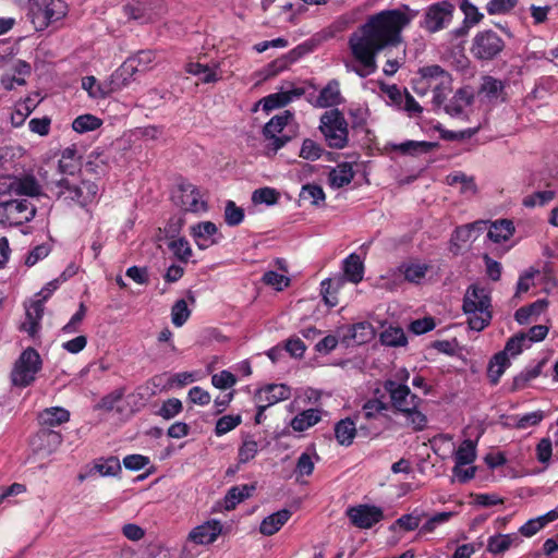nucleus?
<instances>
[{"instance_id": "obj_1", "label": "nucleus", "mask_w": 558, "mask_h": 558, "mask_svg": "<svg viewBox=\"0 0 558 558\" xmlns=\"http://www.w3.org/2000/svg\"><path fill=\"white\" fill-rule=\"evenodd\" d=\"M348 47L354 61L362 68L356 71L360 76L376 71V58L384 49V10L371 15L349 36Z\"/></svg>"}, {"instance_id": "obj_2", "label": "nucleus", "mask_w": 558, "mask_h": 558, "mask_svg": "<svg viewBox=\"0 0 558 558\" xmlns=\"http://www.w3.org/2000/svg\"><path fill=\"white\" fill-rule=\"evenodd\" d=\"M418 12L410 9L409 5H402L400 9L386 10V56L397 49L395 59L386 61V75L395 74L403 64L405 59V45L401 32L410 25L417 16Z\"/></svg>"}, {"instance_id": "obj_3", "label": "nucleus", "mask_w": 558, "mask_h": 558, "mask_svg": "<svg viewBox=\"0 0 558 558\" xmlns=\"http://www.w3.org/2000/svg\"><path fill=\"white\" fill-rule=\"evenodd\" d=\"M386 393L389 395V409L404 418V425L414 432L427 426L426 415L418 410L422 399L413 393L408 385L386 379Z\"/></svg>"}, {"instance_id": "obj_4", "label": "nucleus", "mask_w": 558, "mask_h": 558, "mask_svg": "<svg viewBox=\"0 0 558 558\" xmlns=\"http://www.w3.org/2000/svg\"><path fill=\"white\" fill-rule=\"evenodd\" d=\"M462 311L472 330H484L493 318L490 292L480 284L469 286L463 296Z\"/></svg>"}, {"instance_id": "obj_5", "label": "nucleus", "mask_w": 558, "mask_h": 558, "mask_svg": "<svg viewBox=\"0 0 558 558\" xmlns=\"http://www.w3.org/2000/svg\"><path fill=\"white\" fill-rule=\"evenodd\" d=\"M418 77L414 80L413 89L418 96L433 90V105L440 108L448 94L452 90V77L449 72L438 64L426 65L418 70Z\"/></svg>"}, {"instance_id": "obj_6", "label": "nucleus", "mask_w": 558, "mask_h": 558, "mask_svg": "<svg viewBox=\"0 0 558 558\" xmlns=\"http://www.w3.org/2000/svg\"><path fill=\"white\" fill-rule=\"evenodd\" d=\"M51 191L64 201L74 203L81 207H86L96 198L98 185L89 180L78 179L75 177H62L53 182Z\"/></svg>"}, {"instance_id": "obj_7", "label": "nucleus", "mask_w": 558, "mask_h": 558, "mask_svg": "<svg viewBox=\"0 0 558 558\" xmlns=\"http://www.w3.org/2000/svg\"><path fill=\"white\" fill-rule=\"evenodd\" d=\"M68 13L63 0H33L29 2L28 17L37 32L45 31L50 24L62 20Z\"/></svg>"}, {"instance_id": "obj_8", "label": "nucleus", "mask_w": 558, "mask_h": 558, "mask_svg": "<svg viewBox=\"0 0 558 558\" xmlns=\"http://www.w3.org/2000/svg\"><path fill=\"white\" fill-rule=\"evenodd\" d=\"M319 130L329 147L341 149L348 144V123L341 111L331 109L320 117Z\"/></svg>"}, {"instance_id": "obj_9", "label": "nucleus", "mask_w": 558, "mask_h": 558, "mask_svg": "<svg viewBox=\"0 0 558 558\" xmlns=\"http://www.w3.org/2000/svg\"><path fill=\"white\" fill-rule=\"evenodd\" d=\"M41 369V359L39 353L33 349L24 350L11 373L12 384L16 387H27L36 378V374Z\"/></svg>"}, {"instance_id": "obj_10", "label": "nucleus", "mask_w": 558, "mask_h": 558, "mask_svg": "<svg viewBox=\"0 0 558 558\" xmlns=\"http://www.w3.org/2000/svg\"><path fill=\"white\" fill-rule=\"evenodd\" d=\"M294 120V113L290 110H284L280 114L274 116L263 128L262 134L269 143L266 145L268 151L277 154L291 140L290 135H279L286 126Z\"/></svg>"}, {"instance_id": "obj_11", "label": "nucleus", "mask_w": 558, "mask_h": 558, "mask_svg": "<svg viewBox=\"0 0 558 558\" xmlns=\"http://www.w3.org/2000/svg\"><path fill=\"white\" fill-rule=\"evenodd\" d=\"M36 206L28 199H10L0 203V223L3 226H22L34 219Z\"/></svg>"}, {"instance_id": "obj_12", "label": "nucleus", "mask_w": 558, "mask_h": 558, "mask_svg": "<svg viewBox=\"0 0 558 558\" xmlns=\"http://www.w3.org/2000/svg\"><path fill=\"white\" fill-rule=\"evenodd\" d=\"M505 48L504 39L494 31L478 32L472 40L471 53L483 61L493 60Z\"/></svg>"}, {"instance_id": "obj_13", "label": "nucleus", "mask_w": 558, "mask_h": 558, "mask_svg": "<svg viewBox=\"0 0 558 558\" xmlns=\"http://www.w3.org/2000/svg\"><path fill=\"white\" fill-rule=\"evenodd\" d=\"M0 194L34 197L40 194V185L32 174H4L0 177Z\"/></svg>"}, {"instance_id": "obj_14", "label": "nucleus", "mask_w": 558, "mask_h": 558, "mask_svg": "<svg viewBox=\"0 0 558 558\" xmlns=\"http://www.w3.org/2000/svg\"><path fill=\"white\" fill-rule=\"evenodd\" d=\"M453 11L454 5L448 0L433 3L425 12L422 26L429 33L439 32L450 24Z\"/></svg>"}, {"instance_id": "obj_15", "label": "nucleus", "mask_w": 558, "mask_h": 558, "mask_svg": "<svg viewBox=\"0 0 558 558\" xmlns=\"http://www.w3.org/2000/svg\"><path fill=\"white\" fill-rule=\"evenodd\" d=\"M133 59H126L112 74L101 82L102 94H112L128 87L140 69L134 68Z\"/></svg>"}, {"instance_id": "obj_16", "label": "nucleus", "mask_w": 558, "mask_h": 558, "mask_svg": "<svg viewBox=\"0 0 558 558\" xmlns=\"http://www.w3.org/2000/svg\"><path fill=\"white\" fill-rule=\"evenodd\" d=\"M345 514L352 525L359 529H371L384 518V511L380 507L369 505L349 507Z\"/></svg>"}, {"instance_id": "obj_17", "label": "nucleus", "mask_w": 558, "mask_h": 558, "mask_svg": "<svg viewBox=\"0 0 558 558\" xmlns=\"http://www.w3.org/2000/svg\"><path fill=\"white\" fill-rule=\"evenodd\" d=\"M62 444V435L50 428H41L32 437L33 450L43 454L54 452Z\"/></svg>"}, {"instance_id": "obj_18", "label": "nucleus", "mask_w": 558, "mask_h": 558, "mask_svg": "<svg viewBox=\"0 0 558 558\" xmlns=\"http://www.w3.org/2000/svg\"><path fill=\"white\" fill-rule=\"evenodd\" d=\"M438 147L436 142L408 140L400 144L386 143V154L396 151L402 156L418 157L428 154Z\"/></svg>"}, {"instance_id": "obj_19", "label": "nucleus", "mask_w": 558, "mask_h": 558, "mask_svg": "<svg viewBox=\"0 0 558 558\" xmlns=\"http://www.w3.org/2000/svg\"><path fill=\"white\" fill-rule=\"evenodd\" d=\"M291 396V389L284 384H269L262 389H258L254 396L257 403L264 402L270 407L280 401L289 399Z\"/></svg>"}, {"instance_id": "obj_20", "label": "nucleus", "mask_w": 558, "mask_h": 558, "mask_svg": "<svg viewBox=\"0 0 558 558\" xmlns=\"http://www.w3.org/2000/svg\"><path fill=\"white\" fill-rule=\"evenodd\" d=\"M217 233L218 228L211 221L199 222L191 227V235L199 250H206L217 244L218 240L215 238Z\"/></svg>"}, {"instance_id": "obj_21", "label": "nucleus", "mask_w": 558, "mask_h": 558, "mask_svg": "<svg viewBox=\"0 0 558 558\" xmlns=\"http://www.w3.org/2000/svg\"><path fill=\"white\" fill-rule=\"evenodd\" d=\"M58 170L62 177H75L81 173L82 163L75 145L64 148L58 162Z\"/></svg>"}, {"instance_id": "obj_22", "label": "nucleus", "mask_w": 558, "mask_h": 558, "mask_svg": "<svg viewBox=\"0 0 558 558\" xmlns=\"http://www.w3.org/2000/svg\"><path fill=\"white\" fill-rule=\"evenodd\" d=\"M182 207L192 213L206 210L207 205L201 201L199 190L192 183L180 184Z\"/></svg>"}, {"instance_id": "obj_23", "label": "nucleus", "mask_w": 558, "mask_h": 558, "mask_svg": "<svg viewBox=\"0 0 558 558\" xmlns=\"http://www.w3.org/2000/svg\"><path fill=\"white\" fill-rule=\"evenodd\" d=\"M291 515V510L286 508L267 515L259 525V532L265 536L276 534L289 521Z\"/></svg>"}, {"instance_id": "obj_24", "label": "nucleus", "mask_w": 558, "mask_h": 558, "mask_svg": "<svg viewBox=\"0 0 558 558\" xmlns=\"http://www.w3.org/2000/svg\"><path fill=\"white\" fill-rule=\"evenodd\" d=\"M255 484L235 485L228 489L223 498V507L226 510H234L236 506L252 496L255 492Z\"/></svg>"}, {"instance_id": "obj_25", "label": "nucleus", "mask_w": 558, "mask_h": 558, "mask_svg": "<svg viewBox=\"0 0 558 558\" xmlns=\"http://www.w3.org/2000/svg\"><path fill=\"white\" fill-rule=\"evenodd\" d=\"M70 420V412L61 407L47 408L39 412L38 422L41 428H50L66 423Z\"/></svg>"}, {"instance_id": "obj_26", "label": "nucleus", "mask_w": 558, "mask_h": 558, "mask_svg": "<svg viewBox=\"0 0 558 558\" xmlns=\"http://www.w3.org/2000/svg\"><path fill=\"white\" fill-rule=\"evenodd\" d=\"M518 533L496 534L487 541V551L494 555H500L507 551L511 546H518L521 543Z\"/></svg>"}, {"instance_id": "obj_27", "label": "nucleus", "mask_w": 558, "mask_h": 558, "mask_svg": "<svg viewBox=\"0 0 558 558\" xmlns=\"http://www.w3.org/2000/svg\"><path fill=\"white\" fill-rule=\"evenodd\" d=\"M473 101V96L465 89H458L450 101L444 106L447 114L453 118H459L463 114L464 108L470 106Z\"/></svg>"}, {"instance_id": "obj_28", "label": "nucleus", "mask_w": 558, "mask_h": 558, "mask_svg": "<svg viewBox=\"0 0 558 558\" xmlns=\"http://www.w3.org/2000/svg\"><path fill=\"white\" fill-rule=\"evenodd\" d=\"M341 100L342 97L339 83L336 80H332L320 90L315 106L319 108L333 107L339 105Z\"/></svg>"}, {"instance_id": "obj_29", "label": "nucleus", "mask_w": 558, "mask_h": 558, "mask_svg": "<svg viewBox=\"0 0 558 558\" xmlns=\"http://www.w3.org/2000/svg\"><path fill=\"white\" fill-rule=\"evenodd\" d=\"M344 277L352 283H359L363 279L364 265L360 255L352 253L342 263Z\"/></svg>"}, {"instance_id": "obj_30", "label": "nucleus", "mask_w": 558, "mask_h": 558, "mask_svg": "<svg viewBox=\"0 0 558 558\" xmlns=\"http://www.w3.org/2000/svg\"><path fill=\"white\" fill-rule=\"evenodd\" d=\"M505 88H506V86L502 81L487 75V76H484V78H483V83L481 85L480 93L484 94L485 97L490 101L498 100V99H500L501 101H506L507 95L505 93Z\"/></svg>"}, {"instance_id": "obj_31", "label": "nucleus", "mask_w": 558, "mask_h": 558, "mask_svg": "<svg viewBox=\"0 0 558 558\" xmlns=\"http://www.w3.org/2000/svg\"><path fill=\"white\" fill-rule=\"evenodd\" d=\"M220 533V524L214 522L213 524H204L195 527L191 532L190 538L196 544H211L217 539Z\"/></svg>"}, {"instance_id": "obj_32", "label": "nucleus", "mask_w": 558, "mask_h": 558, "mask_svg": "<svg viewBox=\"0 0 558 558\" xmlns=\"http://www.w3.org/2000/svg\"><path fill=\"white\" fill-rule=\"evenodd\" d=\"M548 306L546 299H538L535 302L518 308L514 313V319L519 325L529 324L532 317L541 315Z\"/></svg>"}, {"instance_id": "obj_33", "label": "nucleus", "mask_w": 558, "mask_h": 558, "mask_svg": "<svg viewBox=\"0 0 558 558\" xmlns=\"http://www.w3.org/2000/svg\"><path fill=\"white\" fill-rule=\"evenodd\" d=\"M320 420L322 416L318 409H307L295 415L291 420L290 426L295 432H304L316 425Z\"/></svg>"}, {"instance_id": "obj_34", "label": "nucleus", "mask_w": 558, "mask_h": 558, "mask_svg": "<svg viewBox=\"0 0 558 558\" xmlns=\"http://www.w3.org/2000/svg\"><path fill=\"white\" fill-rule=\"evenodd\" d=\"M513 232V222L509 219H500L492 223L487 236L495 243H501L509 240Z\"/></svg>"}, {"instance_id": "obj_35", "label": "nucleus", "mask_w": 558, "mask_h": 558, "mask_svg": "<svg viewBox=\"0 0 558 558\" xmlns=\"http://www.w3.org/2000/svg\"><path fill=\"white\" fill-rule=\"evenodd\" d=\"M353 331V337H356V345L364 344L375 337L378 338L380 344H384V330L376 331L374 326L368 322L354 324Z\"/></svg>"}, {"instance_id": "obj_36", "label": "nucleus", "mask_w": 558, "mask_h": 558, "mask_svg": "<svg viewBox=\"0 0 558 558\" xmlns=\"http://www.w3.org/2000/svg\"><path fill=\"white\" fill-rule=\"evenodd\" d=\"M510 365L506 352L496 353L489 362L487 376L492 385H497L506 368Z\"/></svg>"}, {"instance_id": "obj_37", "label": "nucleus", "mask_w": 558, "mask_h": 558, "mask_svg": "<svg viewBox=\"0 0 558 558\" xmlns=\"http://www.w3.org/2000/svg\"><path fill=\"white\" fill-rule=\"evenodd\" d=\"M429 268L430 267L427 264L404 263L400 265L398 269L403 275L405 281L418 284L425 278Z\"/></svg>"}, {"instance_id": "obj_38", "label": "nucleus", "mask_w": 558, "mask_h": 558, "mask_svg": "<svg viewBox=\"0 0 558 558\" xmlns=\"http://www.w3.org/2000/svg\"><path fill=\"white\" fill-rule=\"evenodd\" d=\"M356 435L355 423L347 417L340 420L335 426V436L337 441L342 446H350Z\"/></svg>"}, {"instance_id": "obj_39", "label": "nucleus", "mask_w": 558, "mask_h": 558, "mask_svg": "<svg viewBox=\"0 0 558 558\" xmlns=\"http://www.w3.org/2000/svg\"><path fill=\"white\" fill-rule=\"evenodd\" d=\"M84 169L96 177L105 175L108 170V158L102 151L94 150L88 155Z\"/></svg>"}, {"instance_id": "obj_40", "label": "nucleus", "mask_w": 558, "mask_h": 558, "mask_svg": "<svg viewBox=\"0 0 558 558\" xmlns=\"http://www.w3.org/2000/svg\"><path fill=\"white\" fill-rule=\"evenodd\" d=\"M342 284L341 278H328L322 281L320 283V293L325 303L329 307H335L338 305V290Z\"/></svg>"}, {"instance_id": "obj_41", "label": "nucleus", "mask_w": 558, "mask_h": 558, "mask_svg": "<svg viewBox=\"0 0 558 558\" xmlns=\"http://www.w3.org/2000/svg\"><path fill=\"white\" fill-rule=\"evenodd\" d=\"M300 202H308L313 206H320L325 203V192L323 187L315 183H307L302 186L299 194Z\"/></svg>"}, {"instance_id": "obj_42", "label": "nucleus", "mask_w": 558, "mask_h": 558, "mask_svg": "<svg viewBox=\"0 0 558 558\" xmlns=\"http://www.w3.org/2000/svg\"><path fill=\"white\" fill-rule=\"evenodd\" d=\"M546 360L539 361L535 366L522 371L513 378L512 390H522L527 386V383L537 378L543 371Z\"/></svg>"}, {"instance_id": "obj_43", "label": "nucleus", "mask_w": 558, "mask_h": 558, "mask_svg": "<svg viewBox=\"0 0 558 558\" xmlns=\"http://www.w3.org/2000/svg\"><path fill=\"white\" fill-rule=\"evenodd\" d=\"M290 102H291V97H289L288 94H286V92L274 93V94H270V95L262 98L255 105V108L253 109V111H256L258 105H262L263 110L268 113L271 110H275L278 108H283Z\"/></svg>"}, {"instance_id": "obj_44", "label": "nucleus", "mask_w": 558, "mask_h": 558, "mask_svg": "<svg viewBox=\"0 0 558 558\" xmlns=\"http://www.w3.org/2000/svg\"><path fill=\"white\" fill-rule=\"evenodd\" d=\"M101 125L102 120L90 113L81 114L72 122V129L80 134L95 131Z\"/></svg>"}, {"instance_id": "obj_45", "label": "nucleus", "mask_w": 558, "mask_h": 558, "mask_svg": "<svg viewBox=\"0 0 558 558\" xmlns=\"http://www.w3.org/2000/svg\"><path fill=\"white\" fill-rule=\"evenodd\" d=\"M460 9L464 14V27L457 31V35L465 34L464 28H469L482 21L484 15L478 11L477 7L468 0H463L460 4Z\"/></svg>"}, {"instance_id": "obj_46", "label": "nucleus", "mask_w": 558, "mask_h": 558, "mask_svg": "<svg viewBox=\"0 0 558 558\" xmlns=\"http://www.w3.org/2000/svg\"><path fill=\"white\" fill-rule=\"evenodd\" d=\"M476 459V447L475 444L466 439L464 440L454 453V465H466L471 464Z\"/></svg>"}, {"instance_id": "obj_47", "label": "nucleus", "mask_w": 558, "mask_h": 558, "mask_svg": "<svg viewBox=\"0 0 558 558\" xmlns=\"http://www.w3.org/2000/svg\"><path fill=\"white\" fill-rule=\"evenodd\" d=\"M124 13L132 20L141 24L148 23L153 20L151 13L141 1H134L124 5Z\"/></svg>"}, {"instance_id": "obj_48", "label": "nucleus", "mask_w": 558, "mask_h": 558, "mask_svg": "<svg viewBox=\"0 0 558 558\" xmlns=\"http://www.w3.org/2000/svg\"><path fill=\"white\" fill-rule=\"evenodd\" d=\"M93 470L102 476H116L121 472V464L118 457L110 456L95 462Z\"/></svg>"}, {"instance_id": "obj_49", "label": "nucleus", "mask_w": 558, "mask_h": 558, "mask_svg": "<svg viewBox=\"0 0 558 558\" xmlns=\"http://www.w3.org/2000/svg\"><path fill=\"white\" fill-rule=\"evenodd\" d=\"M185 71L193 75H202L201 81L203 83H214L219 80L217 73L210 69L207 64L199 62H189L185 66Z\"/></svg>"}, {"instance_id": "obj_50", "label": "nucleus", "mask_w": 558, "mask_h": 558, "mask_svg": "<svg viewBox=\"0 0 558 558\" xmlns=\"http://www.w3.org/2000/svg\"><path fill=\"white\" fill-rule=\"evenodd\" d=\"M353 177L352 167L349 163H342L338 167V170H333L330 173V181L332 185L343 187L351 183Z\"/></svg>"}, {"instance_id": "obj_51", "label": "nucleus", "mask_w": 558, "mask_h": 558, "mask_svg": "<svg viewBox=\"0 0 558 558\" xmlns=\"http://www.w3.org/2000/svg\"><path fill=\"white\" fill-rule=\"evenodd\" d=\"M245 213L242 207L236 206L233 201H228L225 207V221L229 227H235L242 223Z\"/></svg>"}, {"instance_id": "obj_52", "label": "nucleus", "mask_w": 558, "mask_h": 558, "mask_svg": "<svg viewBox=\"0 0 558 558\" xmlns=\"http://www.w3.org/2000/svg\"><path fill=\"white\" fill-rule=\"evenodd\" d=\"M191 311L187 307L185 300H178L171 308V320L175 327L183 326L190 318Z\"/></svg>"}, {"instance_id": "obj_53", "label": "nucleus", "mask_w": 558, "mask_h": 558, "mask_svg": "<svg viewBox=\"0 0 558 558\" xmlns=\"http://www.w3.org/2000/svg\"><path fill=\"white\" fill-rule=\"evenodd\" d=\"M384 411V401L381 398H375L367 400L362 408V411L359 413V417H364L367 421L377 418L378 415H381Z\"/></svg>"}, {"instance_id": "obj_54", "label": "nucleus", "mask_w": 558, "mask_h": 558, "mask_svg": "<svg viewBox=\"0 0 558 558\" xmlns=\"http://www.w3.org/2000/svg\"><path fill=\"white\" fill-rule=\"evenodd\" d=\"M324 148L322 145L311 138H305L302 143L300 157L306 160L315 161L322 157Z\"/></svg>"}, {"instance_id": "obj_55", "label": "nucleus", "mask_w": 558, "mask_h": 558, "mask_svg": "<svg viewBox=\"0 0 558 558\" xmlns=\"http://www.w3.org/2000/svg\"><path fill=\"white\" fill-rule=\"evenodd\" d=\"M242 423L241 415H223L220 418H218L216 426H215V434L217 436H222L235 427H238Z\"/></svg>"}, {"instance_id": "obj_56", "label": "nucleus", "mask_w": 558, "mask_h": 558, "mask_svg": "<svg viewBox=\"0 0 558 558\" xmlns=\"http://www.w3.org/2000/svg\"><path fill=\"white\" fill-rule=\"evenodd\" d=\"M169 250L183 263H187L192 256V250L186 239L180 238L168 244Z\"/></svg>"}, {"instance_id": "obj_57", "label": "nucleus", "mask_w": 558, "mask_h": 558, "mask_svg": "<svg viewBox=\"0 0 558 558\" xmlns=\"http://www.w3.org/2000/svg\"><path fill=\"white\" fill-rule=\"evenodd\" d=\"M280 194L272 187H260L253 192L252 201L255 204L274 205L279 201Z\"/></svg>"}, {"instance_id": "obj_58", "label": "nucleus", "mask_w": 558, "mask_h": 558, "mask_svg": "<svg viewBox=\"0 0 558 558\" xmlns=\"http://www.w3.org/2000/svg\"><path fill=\"white\" fill-rule=\"evenodd\" d=\"M44 302L41 299L34 301L26 310V316L31 323V332H34L39 326V320L44 314Z\"/></svg>"}, {"instance_id": "obj_59", "label": "nucleus", "mask_w": 558, "mask_h": 558, "mask_svg": "<svg viewBox=\"0 0 558 558\" xmlns=\"http://www.w3.org/2000/svg\"><path fill=\"white\" fill-rule=\"evenodd\" d=\"M407 343L408 338L402 328L390 326L386 329V347H403Z\"/></svg>"}, {"instance_id": "obj_60", "label": "nucleus", "mask_w": 558, "mask_h": 558, "mask_svg": "<svg viewBox=\"0 0 558 558\" xmlns=\"http://www.w3.org/2000/svg\"><path fill=\"white\" fill-rule=\"evenodd\" d=\"M519 0H489L486 4L488 14H505L511 11Z\"/></svg>"}, {"instance_id": "obj_61", "label": "nucleus", "mask_w": 558, "mask_h": 558, "mask_svg": "<svg viewBox=\"0 0 558 558\" xmlns=\"http://www.w3.org/2000/svg\"><path fill=\"white\" fill-rule=\"evenodd\" d=\"M182 402L177 398H170L166 400L161 408L158 411V415H160L165 420H170L178 415L182 411Z\"/></svg>"}, {"instance_id": "obj_62", "label": "nucleus", "mask_w": 558, "mask_h": 558, "mask_svg": "<svg viewBox=\"0 0 558 558\" xmlns=\"http://www.w3.org/2000/svg\"><path fill=\"white\" fill-rule=\"evenodd\" d=\"M420 517L413 514H403L390 526L391 531H396L397 529L402 530L404 532L414 531L420 525Z\"/></svg>"}, {"instance_id": "obj_63", "label": "nucleus", "mask_w": 558, "mask_h": 558, "mask_svg": "<svg viewBox=\"0 0 558 558\" xmlns=\"http://www.w3.org/2000/svg\"><path fill=\"white\" fill-rule=\"evenodd\" d=\"M236 377L229 371H221L211 376V384L218 389H228L235 385Z\"/></svg>"}, {"instance_id": "obj_64", "label": "nucleus", "mask_w": 558, "mask_h": 558, "mask_svg": "<svg viewBox=\"0 0 558 558\" xmlns=\"http://www.w3.org/2000/svg\"><path fill=\"white\" fill-rule=\"evenodd\" d=\"M258 451V445L255 440H244L239 448L238 457L240 463H247L255 458Z\"/></svg>"}]
</instances>
